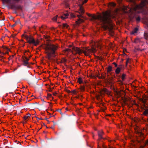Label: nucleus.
<instances>
[{
    "label": "nucleus",
    "instance_id": "nucleus-33",
    "mask_svg": "<svg viewBox=\"0 0 148 148\" xmlns=\"http://www.w3.org/2000/svg\"><path fill=\"white\" fill-rule=\"evenodd\" d=\"M2 47L3 48V49H6L8 51H9V49L7 47H3V46Z\"/></svg>",
    "mask_w": 148,
    "mask_h": 148
},
{
    "label": "nucleus",
    "instance_id": "nucleus-23",
    "mask_svg": "<svg viewBox=\"0 0 148 148\" xmlns=\"http://www.w3.org/2000/svg\"><path fill=\"white\" fill-rule=\"evenodd\" d=\"M125 76H126V75L125 74H122V76L121 78H122V79L123 81L125 79Z\"/></svg>",
    "mask_w": 148,
    "mask_h": 148
},
{
    "label": "nucleus",
    "instance_id": "nucleus-64",
    "mask_svg": "<svg viewBox=\"0 0 148 148\" xmlns=\"http://www.w3.org/2000/svg\"><path fill=\"white\" fill-rule=\"evenodd\" d=\"M15 13H16V11H15Z\"/></svg>",
    "mask_w": 148,
    "mask_h": 148
},
{
    "label": "nucleus",
    "instance_id": "nucleus-48",
    "mask_svg": "<svg viewBox=\"0 0 148 148\" xmlns=\"http://www.w3.org/2000/svg\"><path fill=\"white\" fill-rule=\"evenodd\" d=\"M51 91H52V90L51 89V88H50L49 91L50 92H51Z\"/></svg>",
    "mask_w": 148,
    "mask_h": 148
},
{
    "label": "nucleus",
    "instance_id": "nucleus-49",
    "mask_svg": "<svg viewBox=\"0 0 148 148\" xmlns=\"http://www.w3.org/2000/svg\"><path fill=\"white\" fill-rule=\"evenodd\" d=\"M137 50H138V51L140 50V48H138L137 49Z\"/></svg>",
    "mask_w": 148,
    "mask_h": 148
},
{
    "label": "nucleus",
    "instance_id": "nucleus-57",
    "mask_svg": "<svg viewBox=\"0 0 148 148\" xmlns=\"http://www.w3.org/2000/svg\"><path fill=\"white\" fill-rule=\"evenodd\" d=\"M142 101L143 102H144V101L143 100V99H142Z\"/></svg>",
    "mask_w": 148,
    "mask_h": 148
},
{
    "label": "nucleus",
    "instance_id": "nucleus-9",
    "mask_svg": "<svg viewBox=\"0 0 148 148\" xmlns=\"http://www.w3.org/2000/svg\"><path fill=\"white\" fill-rule=\"evenodd\" d=\"M103 132L102 131H98V134L99 138L100 139H104L105 138L102 137V136L103 134Z\"/></svg>",
    "mask_w": 148,
    "mask_h": 148
},
{
    "label": "nucleus",
    "instance_id": "nucleus-47",
    "mask_svg": "<svg viewBox=\"0 0 148 148\" xmlns=\"http://www.w3.org/2000/svg\"><path fill=\"white\" fill-rule=\"evenodd\" d=\"M146 143L147 144H148V140L147 141Z\"/></svg>",
    "mask_w": 148,
    "mask_h": 148
},
{
    "label": "nucleus",
    "instance_id": "nucleus-21",
    "mask_svg": "<svg viewBox=\"0 0 148 148\" xmlns=\"http://www.w3.org/2000/svg\"><path fill=\"white\" fill-rule=\"evenodd\" d=\"M144 114L145 115H147V114H148V109H147L145 110L144 111Z\"/></svg>",
    "mask_w": 148,
    "mask_h": 148
},
{
    "label": "nucleus",
    "instance_id": "nucleus-3",
    "mask_svg": "<svg viewBox=\"0 0 148 148\" xmlns=\"http://www.w3.org/2000/svg\"><path fill=\"white\" fill-rule=\"evenodd\" d=\"M45 49L46 51L47 58L49 60L51 59L52 57H54L56 51L58 48L57 45L51 44L50 42H48L45 44Z\"/></svg>",
    "mask_w": 148,
    "mask_h": 148
},
{
    "label": "nucleus",
    "instance_id": "nucleus-32",
    "mask_svg": "<svg viewBox=\"0 0 148 148\" xmlns=\"http://www.w3.org/2000/svg\"><path fill=\"white\" fill-rule=\"evenodd\" d=\"M61 110L62 109H59L57 110H56V111H60V114H62V113L61 112Z\"/></svg>",
    "mask_w": 148,
    "mask_h": 148
},
{
    "label": "nucleus",
    "instance_id": "nucleus-62",
    "mask_svg": "<svg viewBox=\"0 0 148 148\" xmlns=\"http://www.w3.org/2000/svg\"><path fill=\"white\" fill-rule=\"evenodd\" d=\"M31 57V56H29V58H30Z\"/></svg>",
    "mask_w": 148,
    "mask_h": 148
},
{
    "label": "nucleus",
    "instance_id": "nucleus-36",
    "mask_svg": "<svg viewBox=\"0 0 148 148\" xmlns=\"http://www.w3.org/2000/svg\"><path fill=\"white\" fill-rule=\"evenodd\" d=\"M27 115L28 117H30L31 116V114L29 113H28L27 114Z\"/></svg>",
    "mask_w": 148,
    "mask_h": 148
},
{
    "label": "nucleus",
    "instance_id": "nucleus-16",
    "mask_svg": "<svg viewBox=\"0 0 148 148\" xmlns=\"http://www.w3.org/2000/svg\"><path fill=\"white\" fill-rule=\"evenodd\" d=\"M144 36L146 40H148V35L147 33L145 32L144 34Z\"/></svg>",
    "mask_w": 148,
    "mask_h": 148
},
{
    "label": "nucleus",
    "instance_id": "nucleus-8",
    "mask_svg": "<svg viewBox=\"0 0 148 148\" xmlns=\"http://www.w3.org/2000/svg\"><path fill=\"white\" fill-rule=\"evenodd\" d=\"M22 58V64L24 66H27L28 68H30V66L29 65V63L28 62L29 58L25 56H23Z\"/></svg>",
    "mask_w": 148,
    "mask_h": 148
},
{
    "label": "nucleus",
    "instance_id": "nucleus-43",
    "mask_svg": "<svg viewBox=\"0 0 148 148\" xmlns=\"http://www.w3.org/2000/svg\"><path fill=\"white\" fill-rule=\"evenodd\" d=\"M57 94V93L56 92H54V93H53V95H56Z\"/></svg>",
    "mask_w": 148,
    "mask_h": 148
},
{
    "label": "nucleus",
    "instance_id": "nucleus-31",
    "mask_svg": "<svg viewBox=\"0 0 148 148\" xmlns=\"http://www.w3.org/2000/svg\"><path fill=\"white\" fill-rule=\"evenodd\" d=\"M97 59L99 60H102V58H100L99 56H98L97 57Z\"/></svg>",
    "mask_w": 148,
    "mask_h": 148
},
{
    "label": "nucleus",
    "instance_id": "nucleus-11",
    "mask_svg": "<svg viewBox=\"0 0 148 148\" xmlns=\"http://www.w3.org/2000/svg\"><path fill=\"white\" fill-rule=\"evenodd\" d=\"M138 30V29L137 27H136L131 31V34H134L136 33Z\"/></svg>",
    "mask_w": 148,
    "mask_h": 148
},
{
    "label": "nucleus",
    "instance_id": "nucleus-28",
    "mask_svg": "<svg viewBox=\"0 0 148 148\" xmlns=\"http://www.w3.org/2000/svg\"><path fill=\"white\" fill-rule=\"evenodd\" d=\"M62 62H66V60L64 58H63L62 59Z\"/></svg>",
    "mask_w": 148,
    "mask_h": 148
},
{
    "label": "nucleus",
    "instance_id": "nucleus-18",
    "mask_svg": "<svg viewBox=\"0 0 148 148\" xmlns=\"http://www.w3.org/2000/svg\"><path fill=\"white\" fill-rule=\"evenodd\" d=\"M64 5L66 8H68L69 7V3H68V1H65L64 3Z\"/></svg>",
    "mask_w": 148,
    "mask_h": 148
},
{
    "label": "nucleus",
    "instance_id": "nucleus-15",
    "mask_svg": "<svg viewBox=\"0 0 148 148\" xmlns=\"http://www.w3.org/2000/svg\"><path fill=\"white\" fill-rule=\"evenodd\" d=\"M77 82L80 84L82 83L83 82L81 77H79L78 78Z\"/></svg>",
    "mask_w": 148,
    "mask_h": 148
},
{
    "label": "nucleus",
    "instance_id": "nucleus-13",
    "mask_svg": "<svg viewBox=\"0 0 148 148\" xmlns=\"http://www.w3.org/2000/svg\"><path fill=\"white\" fill-rule=\"evenodd\" d=\"M135 132L136 134H138V135L140 136L143 135V133L140 132L138 131V130H136Z\"/></svg>",
    "mask_w": 148,
    "mask_h": 148
},
{
    "label": "nucleus",
    "instance_id": "nucleus-63",
    "mask_svg": "<svg viewBox=\"0 0 148 148\" xmlns=\"http://www.w3.org/2000/svg\"><path fill=\"white\" fill-rule=\"evenodd\" d=\"M0 13H1V14H2V12H0Z\"/></svg>",
    "mask_w": 148,
    "mask_h": 148
},
{
    "label": "nucleus",
    "instance_id": "nucleus-52",
    "mask_svg": "<svg viewBox=\"0 0 148 148\" xmlns=\"http://www.w3.org/2000/svg\"><path fill=\"white\" fill-rule=\"evenodd\" d=\"M102 148H106L105 147H104V146L103 145V147Z\"/></svg>",
    "mask_w": 148,
    "mask_h": 148
},
{
    "label": "nucleus",
    "instance_id": "nucleus-1",
    "mask_svg": "<svg viewBox=\"0 0 148 148\" xmlns=\"http://www.w3.org/2000/svg\"><path fill=\"white\" fill-rule=\"evenodd\" d=\"M147 3H148V0H141V5H135L134 7L131 8L127 6H124L123 10L125 13H129L130 14L131 18L132 19L135 18L136 21L138 22L140 20V16L137 17L135 16L136 11L137 9H142Z\"/></svg>",
    "mask_w": 148,
    "mask_h": 148
},
{
    "label": "nucleus",
    "instance_id": "nucleus-17",
    "mask_svg": "<svg viewBox=\"0 0 148 148\" xmlns=\"http://www.w3.org/2000/svg\"><path fill=\"white\" fill-rule=\"evenodd\" d=\"M112 71V67L111 66H109L108 68L107 71L110 72Z\"/></svg>",
    "mask_w": 148,
    "mask_h": 148
},
{
    "label": "nucleus",
    "instance_id": "nucleus-26",
    "mask_svg": "<svg viewBox=\"0 0 148 148\" xmlns=\"http://www.w3.org/2000/svg\"><path fill=\"white\" fill-rule=\"evenodd\" d=\"M115 5V4L114 3H111L109 4V6H111V7H114Z\"/></svg>",
    "mask_w": 148,
    "mask_h": 148
},
{
    "label": "nucleus",
    "instance_id": "nucleus-46",
    "mask_svg": "<svg viewBox=\"0 0 148 148\" xmlns=\"http://www.w3.org/2000/svg\"><path fill=\"white\" fill-rule=\"evenodd\" d=\"M98 77L100 79H102V77L101 76Z\"/></svg>",
    "mask_w": 148,
    "mask_h": 148
},
{
    "label": "nucleus",
    "instance_id": "nucleus-55",
    "mask_svg": "<svg viewBox=\"0 0 148 148\" xmlns=\"http://www.w3.org/2000/svg\"><path fill=\"white\" fill-rule=\"evenodd\" d=\"M0 53H2L1 51L0 50Z\"/></svg>",
    "mask_w": 148,
    "mask_h": 148
},
{
    "label": "nucleus",
    "instance_id": "nucleus-35",
    "mask_svg": "<svg viewBox=\"0 0 148 148\" xmlns=\"http://www.w3.org/2000/svg\"><path fill=\"white\" fill-rule=\"evenodd\" d=\"M113 64H114L115 65V66L116 67L117 66V64L115 62H113Z\"/></svg>",
    "mask_w": 148,
    "mask_h": 148
},
{
    "label": "nucleus",
    "instance_id": "nucleus-6",
    "mask_svg": "<svg viewBox=\"0 0 148 148\" xmlns=\"http://www.w3.org/2000/svg\"><path fill=\"white\" fill-rule=\"evenodd\" d=\"M25 38L27 40V42L30 44H33L35 46H36L39 43V41L38 40H37L35 41L32 37L29 36L27 35H25Z\"/></svg>",
    "mask_w": 148,
    "mask_h": 148
},
{
    "label": "nucleus",
    "instance_id": "nucleus-51",
    "mask_svg": "<svg viewBox=\"0 0 148 148\" xmlns=\"http://www.w3.org/2000/svg\"><path fill=\"white\" fill-rule=\"evenodd\" d=\"M144 49H140V51H142L144 50Z\"/></svg>",
    "mask_w": 148,
    "mask_h": 148
},
{
    "label": "nucleus",
    "instance_id": "nucleus-29",
    "mask_svg": "<svg viewBox=\"0 0 148 148\" xmlns=\"http://www.w3.org/2000/svg\"><path fill=\"white\" fill-rule=\"evenodd\" d=\"M3 56H0V58H1L0 59V61H3V62H4V60L3 59Z\"/></svg>",
    "mask_w": 148,
    "mask_h": 148
},
{
    "label": "nucleus",
    "instance_id": "nucleus-7",
    "mask_svg": "<svg viewBox=\"0 0 148 148\" xmlns=\"http://www.w3.org/2000/svg\"><path fill=\"white\" fill-rule=\"evenodd\" d=\"M79 13L80 15H77V16L79 18L78 20L76 21V23L77 25H79L81 23L83 22L84 21L83 19L80 18V17L83 18V16H82V15L83 14L84 12V10L83 9L82 5H80L79 8Z\"/></svg>",
    "mask_w": 148,
    "mask_h": 148
},
{
    "label": "nucleus",
    "instance_id": "nucleus-45",
    "mask_svg": "<svg viewBox=\"0 0 148 148\" xmlns=\"http://www.w3.org/2000/svg\"><path fill=\"white\" fill-rule=\"evenodd\" d=\"M54 126H54V125H53V126H51V127H50V128H52V129H53V128H54Z\"/></svg>",
    "mask_w": 148,
    "mask_h": 148
},
{
    "label": "nucleus",
    "instance_id": "nucleus-20",
    "mask_svg": "<svg viewBox=\"0 0 148 148\" xmlns=\"http://www.w3.org/2000/svg\"><path fill=\"white\" fill-rule=\"evenodd\" d=\"M29 117L27 116V115H26V116H24V119L25 120V122L26 123L27 121V119H28Z\"/></svg>",
    "mask_w": 148,
    "mask_h": 148
},
{
    "label": "nucleus",
    "instance_id": "nucleus-10",
    "mask_svg": "<svg viewBox=\"0 0 148 148\" xmlns=\"http://www.w3.org/2000/svg\"><path fill=\"white\" fill-rule=\"evenodd\" d=\"M122 65H120V67H118L115 70V73L116 74L119 73L121 71V67H122Z\"/></svg>",
    "mask_w": 148,
    "mask_h": 148
},
{
    "label": "nucleus",
    "instance_id": "nucleus-12",
    "mask_svg": "<svg viewBox=\"0 0 148 148\" xmlns=\"http://www.w3.org/2000/svg\"><path fill=\"white\" fill-rule=\"evenodd\" d=\"M64 16H61V18L63 20H64L67 18H68L69 14L68 13L64 14Z\"/></svg>",
    "mask_w": 148,
    "mask_h": 148
},
{
    "label": "nucleus",
    "instance_id": "nucleus-59",
    "mask_svg": "<svg viewBox=\"0 0 148 148\" xmlns=\"http://www.w3.org/2000/svg\"><path fill=\"white\" fill-rule=\"evenodd\" d=\"M98 148H100L99 147V145H98Z\"/></svg>",
    "mask_w": 148,
    "mask_h": 148
},
{
    "label": "nucleus",
    "instance_id": "nucleus-42",
    "mask_svg": "<svg viewBox=\"0 0 148 148\" xmlns=\"http://www.w3.org/2000/svg\"><path fill=\"white\" fill-rule=\"evenodd\" d=\"M37 120L38 121L40 120H41V119H42L41 118H37Z\"/></svg>",
    "mask_w": 148,
    "mask_h": 148
},
{
    "label": "nucleus",
    "instance_id": "nucleus-58",
    "mask_svg": "<svg viewBox=\"0 0 148 148\" xmlns=\"http://www.w3.org/2000/svg\"><path fill=\"white\" fill-rule=\"evenodd\" d=\"M105 27H108V26H106L105 25Z\"/></svg>",
    "mask_w": 148,
    "mask_h": 148
},
{
    "label": "nucleus",
    "instance_id": "nucleus-22",
    "mask_svg": "<svg viewBox=\"0 0 148 148\" xmlns=\"http://www.w3.org/2000/svg\"><path fill=\"white\" fill-rule=\"evenodd\" d=\"M57 17H58V15H56L55 17H53L52 18V19L53 21H56L57 20Z\"/></svg>",
    "mask_w": 148,
    "mask_h": 148
},
{
    "label": "nucleus",
    "instance_id": "nucleus-25",
    "mask_svg": "<svg viewBox=\"0 0 148 148\" xmlns=\"http://www.w3.org/2000/svg\"><path fill=\"white\" fill-rule=\"evenodd\" d=\"M68 25H67L66 23H63L62 25V27H66L67 28H68Z\"/></svg>",
    "mask_w": 148,
    "mask_h": 148
},
{
    "label": "nucleus",
    "instance_id": "nucleus-2",
    "mask_svg": "<svg viewBox=\"0 0 148 148\" xmlns=\"http://www.w3.org/2000/svg\"><path fill=\"white\" fill-rule=\"evenodd\" d=\"M88 16L91 17L94 20H98L103 24H110L111 22L110 15L108 12H103L101 14L97 16L93 15L88 14Z\"/></svg>",
    "mask_w": 148,
    "mask_h": 148
},
{
    "label": "nucleus",
    "instance_id": "nucleus-61",
    "mask_svg": "<svg viewBox=\"0 0 148 148\" xmlns=\"http://www.w3.org/2000/svg\"><path fill=\"white\" fill-rule=\"evenodd\" d=\"M47 118H45V119H46V120H47Z\"/></svg>",
    "mask_w": 148,
    "mask_h": 148
},
{
    "label": "nucleus",
    "instance_id": "nucleus-38",
    "mask_svg": "<svg viewBox=\"0 0 148 148\" xmlns=\"http://www.w3.org/2000/svg\"><path fill=\"white\" fill-rule=\"evenodd\" d=\"M48 96L49 97H51L52 95L50 94H48Z\"/></svg>",
    "mask_w": 148,
    "mask_h": 148
},
{
    "label": "nucleus",
    "instance_id": "nucleus-34",
    "mask_svg": "<svg viewBox=\"0 0 148 148\" xmlns=\"http://www.w3.org/2000/svg\"><path fill=\"white\" fill-rule=\"evenodd\" d=\"M19 23H20V21L19 20H18L17 21H16L15 22V23L14 24L16 25L17 24Z\"/></svg>",
    "mask_w": 148,
    "mask_h": 148
},
{
    "label": "nucleus",
    "instance_id": "nucleus-44",
    "mask_svg": "<svg viewBox=\"0 0 148 148\" xmlns=\"http://www.w3.org/2000/svg\"><path fill=\"white\" fill-rule=\"evenodd\" d=\"M52 122H53V125H54V126H55V125H56V123H55L54 122V121H52Z\"/></svg>",
    "mask_w": 148,
    "mask_h": 148
},
{
    "label": "nucleus",
    "instance_id": "nucleus-37",
    "mask_svg": "<svg viewBox=\"0 0 148 148\" xmlns=\"http://www.w3.org/2000/svg\"><path fill=\"white\" fill-rule=\"evenodd\" d=\"M66 92H67L68 93H71V91H70V90H66Z\"/></svg>",
    "mask_w": 148,
    "mask_h": 148
},
{
    "label": "nucleus",
    "instance_id": "nucleus-53",
    "mask_svg": "<svg viewBox=\"0 0 148 148\" xmlns=\"http://www.w3.org/2000/svg\"><path fill=\"white\" fill-rule=\"evenodd\" d=\"M25 35H24V34H23V35H22V36H24L25 37Z\"/></svg>",
    "mask_w": 148,
    "mask_h": 148
},
{
    "label": "nucleus",
    "instance_id": "nucleus-30",
    "mask_svg": "<svg viewBox=\"0 0 148 148\" xmlns=\"http://www.w3.org/2000/svg\"><path fill=\"white\" fill-rule=\"evenodd\" d=\"M76 91L75 90H72V91H71V93H72L73 94H75V93L76 92Z\"/></svg>",
    "mask_w": 148,
    "mask_h": 148
},
{
    "label": "nucleus",
    "instance_id": "nucleus-5",
    "mask_svg": "<svg viewBox=\"0 0 148 148\" xmlns=\"http://www.w3.org/2000/svg\"><path fill=\"white\" fill-rule=\"evenodd\" d=\"M6 3L10 4V8L12 9H14L16 10L22 9V7L20 5L18 4L15 5L14 2L16 3L19 2L21 0H2Z\"/></svg>",
    "mask_w": 148,
    "mask_h": 148
},
{
    "label": "nucleus",
    "instance_id": "nucleus-19",
    "mask_svg": "<svg viewBox=\"0 0 148 148\" xmlns=\"http://www.w3.org/2000/svg\"><path fill=\"white\" fill-rule=\"evenodd\" d=\"M131 61V59L128 58L127 59V60H126V66H127V64L128 63L130 62Z\"/></svg>",
    "mask_w": 148,
    "mask_h": 148
},
{
    "label": "nucleus",
    "instance_id": "nucleus-60",
    "mask_svg": "<svg viewBox=\"0 0 148 148\" xmlns=\"http://www.w3.org/2000/svg\"><path fill=\"white\" fill-rule=\"evenodd\" d=\"M71 47V45H69V47Z\"/></svg>",
    "mask_w": 148,
    "mask_h": 148
},
{
    "label": "nucleus",
    "instance_id": "nucleus-56",
    "mask_svg": "<svg viewBox=\"0 0 148 148\" xmlns=\"http://www.w3.org/2000/svg\"><path fill=\"white\" fill-rule=\"evenodd\" d=\"M43 124L45 126H46V125L45 124V123H43Z\"/></svg>",
    "mask_w": 148,
    "mask_h": 148
},
{
    "label": "nucleus",
    "instance_id": "nucleus-4",
    "mask_svg": "<svg viewBox=\"0 0 148 148\" xmlns=\"http://www.w3.org/2000/svg\"><path fill=\"white\" fill-rule=\"evenodd\" d=\"M73 51L69 49H65V52L71 51L73 54L75 55L77 53H80L83 52L86 56H88L89 54L90 53H94L96 50L94 47H92L90 49L88 48H86L84 50H82L77 47H73L72 48Z\"/></svg>",
    "mask_w": 148,
    "mask_h": 148
},
{
    "label": "nucleus",
    "instance_id": "nucleus-39",
    "mask_svg": "<svg viewBox=\"0 0 148 148\" xmlns=\"http://www.w3.org/2000/svg\"><path fill=\"white\" fill-rule=\"evenodd\" d=\"M129 1L132 2H134V0H128Z\"/></svg>",
    "mask_w": 148,
    "mask_h": 148
},
{
    "label": "nucleus",
    "instance_id": "nucleus-24",
    "mask_svg": "<svg viewBox=\"0 0 148 148\" xmlns=\"http://www.w3.org/2000/svg\"><path fill=\"white\" fill-rule=\"evenodd\" d=\"M80 89L82 91H84L85 90V87L84 86H80Z\"/></svg>",
    "mask_w": 148,
    "mask_h": 148
},
{
    "label": "nucleus",
    "instance_id": "nucleus-14",
    "mask_svg": "<svg viewBox=\"0 0 148 148\" xmlns=\"http://www.w3.org/2000/svg\"><path fill=\"white\" fill-rule=\"evenodd\" d=\"M101 76L102 77V79H104L106 81H108L110 78H107L106 77V76L104 74H102Z\"/></svg>",
    "mask_w": 148,
    "mask_h": 148
},
{
    "label": "nucleus",
    "instance_id": "nucleus-54",
    "mask_svg": "<svg viewBox=\"0 0 148 148\" xmlns=\"http://www.w3.org/2000/svg\"><path fill=\"white\" fill-rule=\"evenodd\" d=\"M7 36V34H5V36L3 37V38H4L5 36Z\"/></svg>",
    "mask_w": 148,
    "mask_h": 148
},
{
    "label": "nucleus",
    "instance_id": "nucleus-50",
    "mask_svg": "<svg viewBox=\"0 0 148 148\" xmlns=\"http://www.w3.org/2000/svg\"><path fill=\"white\" fill-rule=\"evenodd\" d=\"M66 111H68V109L67 108H66Z\"/></svg>",
    "mask_w": 148,
    "mask_h": 148
},
{
    "label": "nucleus",
    "instance_id": "nucleus-27",
    "mask_svg": "<svg viewBox=\"0 0 148 148\" xmlns=\"http://www.w3.org/2000/svg\"><path fill=\"white\" fill-rule=\"evenodd\" d=\"M81 0L82 1V4H84V3H86L88 1V0Z\"/></svg>",
    "mask_w": 148,
    "mask_h": 148
},
{
    "label": "nucleus",
    "instance_id": "nucleus-40",
    "mask_svg": "<svg viewBox=\"0 0 148 148\" xmlns=\"http://www.w3.org/2000/svg\"><path fill=\"white\" fill-rule=\"evenodd\" d=\"M71 16L73 17H75V16L73 14H71Z\"/></svg>",
    "mask_w": 148,
    "mask_h": 148
},
{
    "label": "nucleus",
    "instance_id": "nucleus-41",
    "mask_svg": "<svg viewBox=\"0 0 148 148\" xmlns=\"http://www.w3.org/2000/svg\"><path fill=\"white\" fill-rule=\"evenodd\" d=\"M16 25L15 24H13V25H12V27H14Z\"/></svg>",
    "mask_w": 148,
    "mask_h": 148
}]
</instances>
